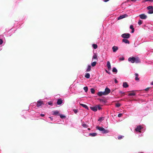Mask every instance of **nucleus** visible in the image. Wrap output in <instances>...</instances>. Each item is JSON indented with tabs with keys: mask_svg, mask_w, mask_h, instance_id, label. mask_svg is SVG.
I'll list each match as a JSON object with an SVG mask.
<instances>
[{
	"mask_svg": "<svg viewBox=\"0 0 153 153\" xmlns=\"http://www.w3.org/2000/svg\"><path fill=\"white\" fill-rule=\"evenodd\" d=\"M128 61L131 63H134L135 62L136 63H138L140 62V60L138 58H135L134 57H129L128 59Z\"/></svg>",
	"mask_w": 153,
	"mask_h": 153,
	"instance_id": "f257e3e1",
	"label": "nucleus"
},
{
	"mask_svg": "<svg viewBox=\"0 0 153 153\" xmlns=\"http://www.w3.org/2000/svg\"><path fill=\"white\" fill-rule=\"evenodd\" d=\"M135 131L138 132L143 133L145 131L143 126L140 125L137 126L135 129Z\"/></svg>",
	"mask_w": 153,
	"mask_h": 153,
	"instance_id": "f03ea898",
	"label": "nucleus"
},
{
	"mask_svg": "<svg viewBox=\"0 0 153 153\" xmlns=\"http://www.w3.org/2000/svg\"><path fill=\"white\" fill-rule=\"evenodd\" d=\"M96 128L100 131H101L102 133L103 134H105L109 132L108 130L105 129L103 127L97 126L96 127Z\"/></svg>",
	"mask_w": 153,
	"mask_h": 153,
	"instance_id": "7ed1b4c3",
	"label": "nucleus"
},
{
	"mask_svg": "<svg viewBox=\"0 0 153 153\" xmlns=\"http://www.w3.org/2000/svg\"><path fill=\"white\" fill-rule=\"evenodd\" d=\"M131 35L129 33H126L123 34L121 35V36L123 38H124V39H128L130 37Z\"/></svg>",
	"mask_w": 153,
	"mask_h": 153,
	"instance_id": "20e7f679",
	"label": "nucleus"
},
{
	"mask_svg": "<svg viewBox=\"0 0 153 153\" xmlns=\"http://www.w3.org/2000/svg\"><path fill=\"white\" fill-rule=\"evenodd\" d=\"M149 11L147 12V13L149 14H152L153 13V7L152 6H149L147 8Z\"/></svg>",
	"mask_w": 153,
	"mask_h": 153,
	"instance_id": "39448f33",
	"label": "nucleus"
},
{
	"mask_svg": "<svg viewBox=\"0 0 153 153\" xmlns=\"http://www.w3.org/2000/svg\"><path fill=\"white\" fill-rule=\"evenodd\" d=\"M140 18L142 19H145L147 18V16L145 14H142L139 15Z\"/></svg>",
	"mask_w": 153,
	"mask_h": 153,
	"instance_id": "423d86ee",
	"label": "nucleus"
},
{
	"mask_svg": "<svg viewBox=\"0 0 153 153\" xmlns=\"http://www.w3.org/2000/svg\"><path fill=\"white\" fill-rule=\"evenodd\" d=\"M128 16V15L127 14H124V15H121L117 19L118 20H120L123 18H126Z\"/></svg>",
	"mask_w": 153,
	"mask_h": 153,
	"instance_id": "0eeeda50",
	"label": "nucleus"
},
{
	"mask_svg": "<svg viewBox=\"0 0 153 153\" xmlns=\"http://www.w3.org/2000/svg\"><path fill=\"white\" fill-rule=\"evenodd\" d=\"M44 103L42 101L39 100L37 102V106L38 107H39L40 106H41L42 105H44Z\"/></svg>",
	"mask_w": 153,
	"mask_h": 153,
	"instance_id": "6e6552de",
	"label": "nucleus"
},
{
	"mask_svg": "<svg viewBox=\"0 0 153 153\" xmlns=\"http://www.w3.org/2000/svg\"><path fill=\"white\" fill-rule=\"evenodd\" d=\"M112 49L114 52H116L118 49V47L114 46L112 47Z\"/></svg>",
	"mask_w": 153,
	"mask_h": 153,
	"instance_id": "1a4fd4ad",
	"label": "nucleus"
},
{
	"mask_svg": "<svg viewBox=\"0 0 153 153\" xmlns=\"http://www.w3.org/2000/svg\"><path fill=\"white\" fill-rule=\"evenodd\" d=\"M52 114L53 115H59V111L57 110L53 111H52Z\"/></svg>",
	"mask_w": 153,
	"mask_h": 153,
	"instance_id": "9d476101",
	"label": "nucleus"
},
{
	"mask_svg": "<svg viewBox=\"0 0 153 153\" xmlns=\"http://www.w3.org/2000/svg\"><path fill=\"white\" fill-rule=\"evenodd\" d=\"M91 109L94 111H97V106L94 107H91Z\"/></svg>",
	"mask_w": 153,
	"mask_h": 153,
	"instance_id": "9b49d317",
	"label": "nucleus"
},
{
	"mask_svg": "<svg viewBox=\"0 0 153 153\" xmlns=\"http://www.w3.org/2000/svg\"><path fill=\"white\" fill-rule=\"evenodd\" d=\"M123 86L124 88H127L129 86L127 82H124L123 83Z\"/></svg>",
	"mask_w": 153,
	"mask_h": 153,
	"instance_id": "f8f14e48",
	"label": "nucleus"
},
{
	"mask_svg": "<svg viewBox=\"0 0 153 153\" xmlns=\"http://www.w3.org/2000/svg\"><path fill=\"white\" fill-rule=\"evenodd\" d=\"M62 101L61 99H58L57 101V104L58 105H60L62 104Z\"/></svg>",
	"mask_w": 153,
	"mask_h": 153,
	"instance_id": "ddd939ff",
	"label": "nucleus"
},
{
	"mask_svg": "<svg viewBox=\"0 0 153 153\" xmlns=\"http://www.w3.org/2000/svg\"><path fill=\"white\" fill-rule=\"evenodd\" d=\"M105 92L107 94V95L109 93L111 92L110 90L108 88H105Z\"/></svg>",
	"mask_w": 153,
	"mask_h": 153,
	"instance_id": "4468645a",
	"label": "nucleus"
},
{
	"mask_svg": "<svg viewBox=\"0 0 153 153\" xmlns=\"http://www.w3.org/2000/svg\"><path fill=\"white\" fill-rule=\"evenodd\" d=\"M107 66L108 70H110L111 68V64L110 62L108 61L107 62Z\"/></svg>",
	"mask_w": 153,
	"mask_h": 153,
	"instance_id": "2eb2a0df",
	"label": "nucleus"
},
{
	"mask_svg": "<svg viewBox=\"0 0 153 153\" xmlns=\"http://www.w3.org/2000/svg\"><path fill=\"white\" fill-rule=\"evenodd\" d=\"M93 59H96L97 60H98L97 55L96 53H94V55L92 57V60H93Z\"/></svg>",
	"mask_w": 153,
	"mask_h": 153,
	"instance_id": "dca6fc26",
	"label": "nucleus"
},
{
	"mask_svg": "<svg viewBox=\"0 0 153 153\" xmlns=\"http://www.w3.org/2000/svg\"><path fill=\"white\" fill-rule=\"evenodd\" d=\"M97 134L96 133H90L89 134V136L91 137H95L97 135Z\"/></svg>",
	"mask_w": 153,
	"mask_h": 153,
	"instance_id": "f3484780",
	"label": "nucleus"
},
{
	"mask_svg": "<svg viewBox=\"0 0 153 153\" xmlns=\"http://www.w3.org/2000/svg\"><path fill=\"white\" fill-rule=\"evenodd\" d=\"M122 42L126 44H129L130 43L129 41L126 39H123Z\"/></svg>",
	"mask_w": 153,
	"mask_h": 153,
	"instance_id": "a211bd4d",
	"label": "nucleus"
},
{
	"mask_svg": "<svg viewBox=\"0 0 153 153\" xmlns=\"http://www.w3.org/2000/svg\"><path fill=\"white\" fill-rule=\"evenodd\" d=\"M91 67L90 65H88L86 69V71L87 72L90 71L91 70Z\"/></svg>",
	"mask_w": 153,
	"mask_h": 153,
	"instance_id": "6ab92c4d",
	"label": "nucleus"
},
{
	"mask_svg": "<svg viewBox=\"0 0 153 153\" xmlns=\"http://www.w3.org/2000/svg\"><path fill=\"white\" fill-rule=\"evenodd\" d=\"M135 80L136 81H138L139 80V78H138V74L137 73H136L135 74Z\"/></svg>",
	"mask_w": 153,
	"mask_h": 153,
	"instance_id": "aec40b11",
	"label": "nucleus"
},
{
	"mask_svg": "<svg viewBox=\"0 0 153 153\" xmlns=\"http://www.w3.org/2000/svg\"><path fill=\"white\" fill-rule=\"evenodd\" d=\"M112 72L113 73H117V70L115 67H114L112 69Z\"/></svg>",
	"mask_w": 153,
	"mask_h": 153,
	"instance_id": "412c9836",
	"label": "nucleus"
},
{
	"mask_svg": "<svg viewBox=\"0 0 153 153\" xmlns=\"http://www.w3.org/2000/svg\"><path fill=\"white\" fill-rule=\"evenodd\" d=\"M80 104L85 109H88V107L86 105L83 104Z\"/></svg>",
	"mask_w": 153,
	"mask_h": 153,
	"instance_id": "4be33fe9",
	"label": "nucleus"
},
{
	"mask_svg": "<svg viewBox=\"0 0 153 153\" xmlns=\"http://www.w3.org/2000/svg\"><path fill=\"white\" fill-rule=\"evenodd\" d=\"M90 74L88 73H87L85 74V77L87 78L88 79L90 78Z\"/></svg>",
	"mask_w": 153,
	"mask_h": 153,
	"instance_id": "5701e85b",
	"label": "nucleus"
},
{
	"mask_svg": "<svg viewBox=\"0 0 153 153\" xmlns=\"http://www.w3.org/2000/svg\"><path fill=\"white\" fill-rule=\"evenodd\" d=\"M82 126L84 128H87L88 126L85 123H82Z\"/></svg>",
	"mask_w": 153,
	"mask_h": 153,
	"instance_id": "b1692460",
	"label": "nucleus"
},
{
	"mask_svg": "<svg viewBox=\"0 0 153 153\" xmlns=\"http://www.w3.org/2000/svg\"><path fill=\"white\" fill-rule=\"evenodd\" d=\"M93 48L94 49H96L97 48V45L96 44H93L92 45Z\"/></svg>",
	"mask_w": 153,
	"mask_h": 153,
	"instance_id": "393cba45",
	"label": "nucleus"
},
{
	"mask_svg": "<svg viewBox=\"0 0 153 153\" xmlns=\"http://www.w3.org/2000/svg\"><path fill=\"white\" fill-rule=\"evenodd\" d=\"M97 62H96V61L94 62L91 63V65L92 67H94L96 65V64H97Z\"/></svg>",
	"mask_w": 153,
	"mask_h": 153,
	"instance_id": "a878e982",
	"label": "nucleus"
},
{
	"mask_svg": "<svg viewBox=\"0 0 153 153\" xmlns=\"http://www.w3.org/2000/svg\"><path fill=\"white\" fill-rule=\"evenodd\" d=\"M59 115L60 118L62 119L65 118V116L62 114H59Z\"/></svg>",
	"mask_w": 153,
	"mask_h": 153,
	"instance_id": "bb28decb",
	"label": "nucleus"
},
{
	"mask_svg": "<svg viewBox=\"0 0 153 153\" xmlns=\"http://www.w3.org/2000/svg\"><path fill=\"white\" fill-rule=\"evenodd\" d=\"M97 94L98 95V96H102V91L99 92L97 93Z\"/></svg>",
	"mask_w": 153,
	"mask_h": 153,
	"instance_id": "cd10ccee",
	"label": "nucleus"
},
{
	"mask_svg": "<svg viewBox=\"0 0 153 153\" xmlns=\"http://www.w3.org/2000/svg\"><path fill=\"white\" fill-rule=\"evenodd\" d=\"M136 95V94L135 93H129L128 94V95L129 96H134Z\"/></svg>",
	"mask_w": 153,
	"mask_h": 153,
	"instance_id": "c85d7f7f",
	"label": "nucleus"
},
{
	"mask_svg": "<svg viewBox=\"0 0 153 153\" xmlns=\"http://www.w3.org/2000/svg\"><path fill=\"white\" fill-rule=\"evenodd\" d=\"M91 93L94 94L95 93V90L93 88H91Z\"/></svg>",
	"mask_w": 153,
	"mask_h": 153,
	"instance_id": "c756f323",
	"label": "nucleus"
},
{
	"mask_svg": "<svg viewBox=\"0 0 153 153\" xmlns=\"http://www.w3.org/2000/svg\"><path fill=\"white\" fill-rule=\"evenodd\" d=\"M83 89H84L85 92H87L88 91V88L87 86L84 87Z\"/></svg>",
	"mask_w": 153,
	"mask_h": 153,
	"instance_id": "7c9ffc66",
	"label": "nucleus"
},
{
	"mask_svg": "<svg viewBox=\"0 0 153 153\" xmlns=\"http://www.w3.org/2000/svg\"><path fill=\"white\" fill-rule=\"evenodd\" d=\"M124 137V136L122 135H119L118 137V139L119 140H120Z\"/></svg>",
	"mask_w": 153,
	"mask_h": 153,
	"instance_id": "2f4dec72",
	"label": "nucleus"
},
{
	"mask_svg": "<svg viewBox=\"0 0 153 153\" xmlns=\"http://www.w3.org/2000/svg\"><path fill=\"white\" fill-rule=\"evenodd\" d=\"M121 105L119 103H116V107H119Z\"/></svg>",
	"mask_w": 153,
	"mask_h": 153,
	"instance_id": "473e14b6",
	"label": "nucleus"
},
{
	"mask_svg": "<svg viewBox=\"0 0 153 153\" xmlns=\"http://www.w3.org/2000/svg\"><path fill=\"white\" fill-rule=\"evenodd\" d=\"M138 24L139 25H140L142 24V21L141 20H139L138 22Z\"/></svg>",
	"mask_w": 153,
	"mask_h": 153,
	"instance_id": "72a5a7b5",
	"label": "nucleus"
},
{
	"mask_svg": "<svg viewBox=\"0 0 153 153\" xmlns=\"http://www.w3.org/2000/svg\"><path fill=\"white\" fill-rule=\"evenodd\" d=\"M48 104L49 105H53V103L51 101H49L48 102Z\"/></svg>",
	"mask_w": 153,
	"mask_h": 153,
	"instance_id": "f704fd0d",
	"label": "nucleus"
},
{
	"mask_svg": "<svg viewBox=\"0 0 153 153\" xmlns=\"http://www.w3.org/2000/svg\"><path fill=\"white\" fill-rule=\"evenodd\" d=\"M124 57H120L119 58V60L121 61L124 60Z\"/></svg>",
	"mask_w": 153,
	"mask_h": 153,
	"instance_id": "c9c22d12",
	"label": "nucleus"
},
{
	"mask_svg": "<svg viewBox=\"0 0 153 153\" xmlns=\"http://www.w3.org/2000/svg\"><path fill=\"white\" fill-rule=\"evenodd\" d=\"M73 111H74V113L75 114H76L78 112V110L77 109H73Z\"/></svg>",
	"mask_w": 153,
	"mask_h": 153,
	"instance_id": "e433bc0d",
	"label": "nucleus"
},
{
	"mask_svg": "<svg viewBox=\"0 0 153 153\" xmlns=\"http://www.w3.org/2000/svg\"><path fill=\"white\" fill-rule=\"evenodd\" d=\"M146 1H149L151 2H153V0H145L143 2H145Z\"/></svg>",
	"mask_w": 153,
	"mask_h": 153,
	"instance_id": "4c0bfd02",
	"label": "nucleus"
},
{
	"mask_svg": "<svg viewBox=\"0 0 153 153\" xmlns=\"http://www.w3.org/2000/svg\"><path fill=\"white\" fill-rule=\"evenodd\" d=\"M102 95H107V94L104 91V92H102Z\"/></svg>",
	"mask_w": 153,
	"mask_h": 153,
	"instance_id": "58836bf2",
	"label": "nucleus"
},
{
	"mask_svg": "<svg viewBox=\"0 0 153 153\" xmlns=\"http://www.w3.org/2000/svg\"><path fill=\"white\" fill-rule=\"evenodd\" d=\"M122 114H121V113H119L118 115V117H121L122 116Z\"/></svg>",
	"mask_w": 153,
	"mask_h": 153,
	"instance_id": "ea45409f",
	"label": "nucleus"
},
{
	"mask_svg": "<svg viewBox=\"0 0 153 153\" xmlns=\"http://www.w3.org/2000/svg\"><path fill=\"white\" fill-rule=\"evenodd\" d=\"M3 42V41L1 39H0V45H1L2 44Z\"/></svg>",
	"mask_w": 153,
	"mask_h": 153,
	"instance_id": "a19ab883",
	"label": "nucleus"
},
{
	"mask_svg": "<svg viewBox=\"0 0 153 153\" xmlns=\"http://www.w3.org/2000/svg\"><path fill=\"white\" fill-rule=\"evenodd\" d=\"M97 109H98L99 110H100L101 109V108L100 107V105H97Z\"/></svg>",
	"mask_w": 153,
	"mask_h": 153,
	"instance_id": "79ce46f5",
	"label": "nucleus"
},
{
	"mask_svg": "<svg viewBox=\"0 0 153 153\" xmlns=\"http://www.w3.org/2000/svg\"><path fill=\"white\" fill-rule=\"evenodd\" d=\"M130 28L131 30H132V29H134V28L133 27V26L132 25H130Z\"/></svg>",
	"mask_w": 153,
	"mask_h": 153,
	"instance_id": "37998d69",
	"label": "nucleus"
},
{
	"mask_svg": "<svg viewBox=\"0 0 153 153\" xmlns=\"http://www.w3.org/2000/svg\"><path fill=\"white\" fill-rule=\"evenodd\" d=\"M105 72L108 74H111L110 72L108 71L107 70H105Z\"/></svg>",
	"mask_w": 153,
	"mask_h": 153,
	"instance_id": "c03bdc74",
	"label": "nucleus"
},
{
	"mask_svg": "<svg viewBox=\"0 0 153 153\" xmlns=\"http://www.w3.org/2000/svg\"><path fill=\"white\" fill-rule=\"evenodd\" d=\"M114 82H115V83H117L118 82V81L116 79H114Z\"/></svg>",
	"mask_w": 153,
	"mask_h": 153,
	"instance_id": "a18cd8bd",
	"label": "nucleus"
},
{
	"mask_svg": "<svg viewBox=\"0 0 153 153\" xmlns=\"http://www.w3.org/2000/svg\"><path fill=\"white\" fill-rule=\"evenodd\" d=\"M102 120V118H100V119L98 120V121H101V120Z\"/></svg>",
	"mask_w": 153,
	"mask_h": 153,
	"instance_id": "49530a36",
	"label": "nucleus"
},
{
	"mask_svg": "<svg viewBox=\"0 0 153 153\" xmlns=\"http://www.w3.org/2000/svg\"><path fill=\"white\" fill-rule=\"evenodd\" d=\"M49 118H50V119H51V120H53V118L52 117H49Z\"/></svg>",
	"mask_w": 153,
	"mask_h": 153,
	"instance_id": "de8ad7c7",
	"label": "nucleus"
},
{
	"mask_svg": "<svg viewBox=\"0 0 153 153\" xmlns=\"http://www.w3.org/2000/svg\"><path fill=\"white\" fill-rule=\"evenodd\" d=\"M40 115L42 117H43L45 116V114H41Z\"/></svg>",
	"mask_w": 153,
	"mask_h": 153,
	"instance_id": "09e8293b",
	"label": "nucleus"
},
{
	"mask_svg": "<svg viewBox=\"0 0 153 153\" xmlns=\"http://www.w3.org/2000/svg\"><path fill=\"white\" fill-rule=\"evenodd\" d=\"M134 31V29H132L131 32V33H133Z\"/></svg>",
	"mask_w": 153,
	"mask_h": 153,
	"instance_id": "8fccbe9b",
	"label": "nucleus"
},
{
	"mask_svg": "<svg viewBox=\"0 0 153 153\" xmlns=\"http://www.w3.org/2000/svg\"><path fill=\"white\" fill-rule=\"evenodd\" d=\"M119 92H120V93H121V94H123V93H124V92H123V91H120Z\"/></svg>",
	"mask_w": 153,
	"mask_h": 153,
	"instance_id": "3c124183",
	"label": "nucleus"
},
{
	"mask_svg": "<svg viewBox=\"0 0 153 153\" xmlns=\"http://www.w3.org/2000/svg\"><path fill=\"white\" fill-rule=\"evenodd\" d=\"M149 88H146V89H145V91H148L149 90Z\"/></svg>",
	"mask_w": 153,
	"mask_h": 153,
	"instance_id": "603ef678",
	"label": "nucleus"
},
{
	"mask_svg": "<svg viewBox=\"0 0 153 153\" xmlns=\"http://www.w3.org/2000/svg\"><path fill=\"white\" fill-rule=\"evenodd\" d=\"M151 85H153V82H151Z\"/></svg>",
	"mask_w": 153,
	"mask_h": 153,
	"instance_id": "864d4df0",
	"label": "nucleus"
},
{
	"mask_svg": "<svg viewBox=\"0 0 153 153\" xmlns=\"http://www.w3.org/2000/svg\"><path fill=\"white\" fill-rule=\"evenodd\" d=\"M88 131H90V128H88Z\"/></svg>",
	"mask_w": 153,
	"mask_h": 153,
	"instance_id": "5fc2aeb1",
	"label": "nucleus"
},
{
	"mask_svg": "<svg viewBox=\"0 0 153 153\" xmlns=\"http://www.w3.org/2000/svg\"><path fill=\"white\" fill-rule=\"evenodd\" d=\"M131 1H133L134 0H131Z\"/></svg>",
	"mask_w": 153,
	"mask_h": 153,
	"instance_id": "6e6d98bb",
	"label": "nucleus"
}]
</instances>
